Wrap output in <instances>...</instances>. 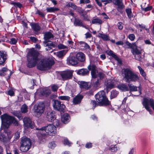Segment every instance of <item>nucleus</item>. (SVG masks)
Wrapping results in <instances>:
<instances>
[{
    "mask_svg": "<svg viewBox=\"0 0 154 154\" xmlns=\"http://www.w3.org/2000/svg\"><path fill=\"white\" fill-rule=\"evenodd\" d=\"M122 75L123 77V79L125 82L129 83L128 86L130 91H137V87L136 86L133 85L130 83L139 81L140 79L139 75L131 69L128 68H124L122 69Z\"/></svg>",
    "mask_w": 154,
    "mask_h": 154,
    "instance_id": "nucleus-1",
    "label": "nucleus"
},
{
    "mask_svg": "<svg viewBox=\"0 0 154 154\" xmlns=\"http://www.w3.org/2000/svg\"><path fill=\"white\" fill-rule=\"evenodd\" d=\"M38 54V52L33 49L29 51L27 55L28 67L31 68L35 66L39 60Z\"/></svg>",
    "mask_w": 154,
    "mask_h": 154,
    "instance_id": "nucleus-2",
    "label": "nucleus"
},
{
    "mask_svg": "<svg viewBox=\"0 0 154 154\" xmlns=\"http://www.w3.org/2000/svg\"><path fill=\"white\" fill-rule=\"evenodd\" d=\"M97 101L101 106H107L110 104V102L106 97V93L103 91L99 92L95 96Z\"/></svg>",
    "mask_w": 154,
    "mask_h": 154,
    "instance_id": "nucleus-3",
    "label": "nucleus"
},
{
    "mask_svg": "<svg viewBox=\"0 0 154 154\" xmlns=\"http://www.w3.org/2000/svg\"><path fill=\"white\" fill-rule=\"evenodd\" d=\"M54 63V60L52 59L44 58L41 60L37 64V68L40 70H47L51 68Z\"/></svg>",
    "mask_w": 154,
    "mask_h": 154,
    "instance_id": "nucleus-4",
    "label": "nucleus"
},
{
    "mask_svg": "<svg viewBox=\"0 0 154 154\" xmlns=\"http://www.w3.org/2000/svg\"><path fill=\"white\" fill-rule=\"evenodd\" d=\"M36 129L42 131H45L48 135L51 136L54 135L57 133L56 127L52 124L48 125L46 126L40 128H36Z\"/></svg>",
    "mask_w": 154,
    "mask_h": 154,
    "instance_id": "nucleus-5",
    "label": "nucleus"
},
{
    "mask_svg": "<svg viewBox=\"0 0 154 154\" xmlns=\"http://www.w3.org/2000/svg\"><path fill=\"white\" fill-rule=\"evenodd\" d=\"M142 104L145 109L151 114L152 112L149 105L152 108L154 111V100L152 99H148L144 98L142 102Z\"/></svg>",
    "mask_w": 154,
    "mask_h": 154,
    "instance_id": "nucleus-6",
    "label": "nucleus"
},
{
    "mask_svg": "<svg viewBox=\"0 0 154 154\" xmlns=\"http://www.w3.org/2000/svg\"><path fill=\"white\" fill-rule=\"evenodd\" d=\"M13 116L8 115L7 113H5L0 116L2 122V125L5 128H8L11 125V121Z\"/></svg>",
    "mask_w": 154,
    "mask_h": 154,
    "instance_id": "nucleus-7",
    "label": "nucleus"
},
{
    "mask_svg": "<svg viewBox=\"0 0 154 154\" xmlns=\"http://www.w3.org/2000/svg\"><path fill=\"white\" fill-rule=\"evenodd\" d=\"M73 72L72 70H67L61 72L60 75L63 80H67L72 79Z\"/></svg>",
    "mask_w": 154,
    "mask_h": 154,
    "instance_id": "nucleus-8",
    "label": "nucleus"
},
{
    "mask_svg": "<svg viewBox=\"0 0 154 154\" xmlns=\"http://www.w3.org/2000/svg\"><path fill=\"white\" fill-rule=\"evenodd\" d=\"M53 106L54 109L60 111H63L65 108L64 104L61 103L60 101L56 100H53Z\"/></svg>",
    "mask_w": 154,
    "mask_h": 154,
    "instance_id": "nucleus-9",
    "label": "nucleus"
},
{
    "mask_svg": "<svg viewBox=\"0 0 154 154\" xmlns=\"http://www.w3.org/2000/svg\"><path fill=\"white\" fill-rule=\"evenodd\" d=\"M45 109L44 104L42 102L39 103L38 105H35L34 106V113L41 114L43 112Z\"/></svg>",
    "mask_w": 154,
    "mask_h": 154,
    "instance_id": "nucleus-10",
    "label": "nucleus"
},
{
    "mask_svg": "<svg viewBox=\"0 0 154 154\" xmlns=\"http://www.w3.org/2000/svg\"><path fill=\"white\" fill-rule=\"evenodd\" d=\"M24 126L26 128H33L35 127L34 123L32 122L31 119L28 117H25L23 119Z\"/></svg>",
    "mask_w": 154,
    "mask_h": 154,
    "instance_id": "nucleus-11",
    "label": "nucleus"
},
{
    "mask_svg": "<svg viewBox=\"0 0 154 154\" xmlns=\"http://www.w3.org/2000/svg\"><path fill=\"white\" fill-rule=\"evenodd\" d=\"M88 68L89 71L91 70V74L92 77L94 79L97 78L98 76V75L97 74L98 72L95 65L93 64L91 65H89Z\"/></svg>",
    "mask_w": 154,
    "mask_h": 154,
    "instance_id": "nucleus-12",
    "label": "nucleus"
},
{
    "mask_svg": "<svg viewBox=\"0 0 154 154\" xmlns=\"http://www.w3.org/2000/svg\"><path fill=\"white\" fill-rule=\"evenodd\" d=\"M67 63L68 65L75 66L78 63V61L76 57L72 56L67 59Z\"/></svg>",
    "mask_w": 154,
    "mask_h": 154,
    "instance_id": "nucleus-13",
    "label": "nucleus"
},
{
    "mask_svg": "<svg viewBox=\"0 0 154 154\" xmlns=\"http://www.w3.org/2000/svg\"><path fill=\"white\" fill-rule=\"evenodd\" d=\"M20 144H23L31 147L32 143L29 138L26 137H23L21 138Z\"/></svg>",
    "mask_w": 154,
    "mask_h": 154,
    "instance_id": "nucleus-14",
    "label": "nucleus"
},
{
    "mask_svg": "<svg viewBox=\"0 0 154 154\" xmlns=\"http://www.w3.org/2000/svg\"><path fill=\"white\" fill-rule=\"evenodd\" d=\"M116 82L114 80H108L106 83L105 85L106 86L107 88L111 89L114 88L116 85Z\"/></svg>",
    "mask_w": 154,
    "mask_h": 154,
    "instance_id": "nucleus-15",
    "label": "nucleus"
},
{
    "mask_svg": "<svg viewBox=\"0 0 154 154\" xmlns=\"http://www.w3.org/2000/svg\"><path fill=\"white\" fill-rule=\"evenodd\" d=\"M76 58L77 60L82 62L85 60V55L82 52H79L76 54Z\"/></svg>",
    "mask_w": 154,
    "mask_h": 154,
    "instance_id": "nucleus-16",
    "label": "nucleus"
},
{
    "mask_svg": "<svg viewBox=\"0 0 154 154\" xmlns=\"http://www.w3.org/2000/svg\"><path fill=\"white\" fill-rule=\"evenodd\" d=\"M122 1V0H113L112 2L113 4L118 6V8L122 9L125 7Z\"/></svg>",
    "mask_w": 154,
    "mask_h": 154,
    "instance_id": "nucleus-17",
    "label": "nucleus"
},
{
    "mask_svg": "<svg viewBox=\"0 0 154 154\" xmlns=\"http://www.w3.org/2000/svg\"><path fill=\"white\" fill-rule=\"evenodd\" d=\"M83 97V96L82 95L79 94L77 95L73 98V103L75 105L79 104L81 102Z\"/></svg>",
    "mask_w": 154,
    "mask_h": 154,
    "instance_id": "nucleus-18",
    "label": "nucleus"
},
{
    "mask_svg": "<svg viewBox=\"0 0 154 154\" xmlns=\"http://www.w3.org/2000/svg\"><path fill=\"white\" fill-rule=\"evenodd\" d=\"M31 26L35 33L36 34H37L38 32L41 29V27L38 23H33L31 25Z\"/></svg>",
    "mask_w": 154,
    "mask_h": 154,
    "instance_id": "nucleus-19",
    "label": "nucleus"
},
{
    "mask_svg": "<svg viewBox=\"0 0 154 154\" xmlns=\"http://www.w3.org/2000/svg\"><path fill=\"white\" fill-rule=\"evenodd\" d=\"M79 84L81 88H84L86 90H88L90 87L89 83L84 81H79Z\"/></svg>",
    "mask_w": 154,
    "mask_h": 154,
    "instance_id": "nucleus-20",
    "label": "nucleus"
},
{
    "mask_svg": "<svg viewBox=\"0 0 154 154\" xmlns=\"http://www.w3.org/2000/svg\"><path fill=\"white\" fill-rule=\"evenodd\" d=\"M47 118L49 122H53L55 119L54 112L53 111H50L48 112L47 115Z\"/></svg>",
    "mask_w": 154,
    "mask_h": 154,
    "instance_id": "nucleus-21",
    "label": "nucleus"
},
{
    "mask_svg": "<svg viewBox=\"0 0 154 154\" xmlns=\"http://www.w3.org/2000/svg\"><path fill=\"white\" fill-rule=\"evenodd\" d=\"M117 88L122 91L125 92L129 91L128 85L125 83H122L119 85Z\"/></svg>",
    "mask_w": 154,
    "mask_h": 154,
    "instance_id": "nucleus-22",
    "label": "nucleus"
},
{
    "mask_svg": "<svg viewBox=\"0 0 154 154\" xmlns=\"http://www.w3.org/2000/svg\"><path fill=\"white\" fill-rule=\"evenodd\" d=\"M89 73V70L83 68L78 70L77 72V73L82 76L88 75Z\"/></svg>",
    "mask_w": 154,
    "mask_h": 154,
    "instance_id": "nucleus-23",
    "label": "nucleus"
},
{
    "mask_svg": "<svg viewBox=\"0 0 154 154\" xmlns=\"http://www.w3.org/2000/svg\"><path fill=\"white\" fill-rule=\"evenodd\" d=\"M54 37L53 35L50 32H45L44 34V38L46 42H48V40Z\"/></svg>",
    "mask_w": 154,
    "mask_h": 154,
    "instance_id": "nucleus-24",
    "label": "nucleus"
},
{
    "mask_svg": "<svg viewBox=\"0 0 154 154\" xmlns=\"http://www.w3.org/2000/svg\"><path fill=\"white\" fill-rule=\"evenodd\" d=\"M83 21L79 18L74 17V20L73 23L74 25L75 26H82Z\"/></svg>",
    "mask_w": 154,
    "mask_h": 154,
    "instance_id": "nucleus-25",
    "label": "nucleus"
},
{
    "mask_svg": "<svg viewBox=\"0 0 154 154\" xmlns=\"http://www.w3.org/2000/svg\"><path fill=\"white\" fill-rule=\"evenodd\" d=\"M6 59V54L4 52L0 51V65L3 64Z\"/></svg>",
    "mask_w": 154,
    "mask_h": 154,
    "instance_id": "nucleus-26",
    "label": "nucleus"
},
{
    "mask_svg": "<svg viewBox=\"0 0 154 154\" xmlns=\"http://www.w3.org/2000/svg\"><path fill=\"white\" fill-rule=\"evenodd\" d=\"M43 43L45 44V46L47 47L45 50L47 51L52 49L54 47V45L52 42L48 43L47 42H43Z\"/></svg>",
    "mask_w": 154,
    "mask_h": 154,
    "instance_id": "nucleus-27",
    "label": "nucleus"
},
{
    "mask_svg": "<svg viewBox=\"0 0 154 154\" xmlns=\"http://www.w3.org/2000/svg\"><path fill=\"white\" fill-rule=\"evenodd\" d=\"M31 147L27 145L23 144H20V150L22 152H26L30 149Z\"/></svg>",
    "mask_w": 154,
    "mask_h": 154,
    "instance_id": "nucleus-28",
    "label": "nucleus"
},
{
    "mask_svg": "<svg viewBox=\"0 0 154 154\" xmlns=\"http://www.w3.org/2000/svg\"><path fill=\"white\" fill-rule=\"evenodd\" d=\"M61 120L65 124H66L69 121L70 116L67 113H65L62 117Z\"/></svg>",
    "mask_w": 154,
    "mask_h": 154,
    "instance_id": "nucleus-29",
    "label": "nucleus"
},
{
    "mask_svg": "<svg viewBox=\"0 0 154 154\" xmlns=\"http://www.w3.org/2000/svg\"><path fill=\"white\" fill-rule=\"evenodd\" d=\"M131 51L133 55L141 54V52L137 48L136 45L132 49H131Z\"/></svg>",
    "mask_w": 154,
    "mask_h": 154,
    "instance_id": "nucleus-30",
    "label": "nucleus"
},
{
    "mask_svg": "<svg viewBox=\"0 0 154 154\" xmlns=\"http://www.w3.org/2000/svg\"><path fill=\"white\" fill-rule=\"evenodd\" d=\"M67 51V50H62L60 51L57 53L56 55L59 58L62 57L66 54Z\"/></svg>",
    "mask_w": 154,
    "mask_h": 154,
    "instance_id": "nucleus-31",
    "label": "nucleus"
},
{
    "mask_svg": "<svg viewBox=\"0 0 154 154\" xmlns=\"http://www.w3.org/2000/svg\"><path fill=\"white\" fill-rule=\"evenodd\" d=\"M91 22L93 24L98 25H101L103 22L101 20L98 18H96L93 19Z\"/></svg>",
    "mask_w": 154,
    "mask_h": 154,
    "instance_id": "nucleus-32",
    "label": "nucleus"
},
{
    "mask_svg": "<svg viewBox=\"0 0 154 154\" xmlns=\"http://www.w3.org/2000/svg\"><path fill=\"white\" fill-rule=\"evenodd\" d=\"M125 12L129 19H131L133 17L131 9L130 8H126L125 10Z\"/></svg>",
    "mask_w": 154,
    "mask_h": 154,
    "instance_id": "nucleus-33",
    "label": "nucleus"
},
{
    "mask_svg": "<svg viewBox=\"0 0 154 154\" xmlns=\"http://www.w3.org/2000/svg\"><path fill=\"white\" fill-rule=\"evenodd\" d=\"M98 37L101 38L103 40L105 41H109V36L105 34H102L100 33L99 34Z\"/></svg>",
    "mask_w": 154,
    "mask_h": 154,
    "instance_id": "nucleus-34",
    "label": "nucleus"
},
{
    "mask_svg": "<svg viewBox=\"0 0 154 154\" xmlns=\"http://www.w3.org/2000/svg\"><path fill=\"white\" fill-rule=\"evenodd\" d=\"M79 45L82 47H84L86 49H90V46L84 42H79Z\"/></svg>",
    "mask_w": 154,
    "mask_h": 154,
    "instance_id": "nucleus-35",
    "label": "nucleus"
},
{
    "mask_svg": "<svg viewBox=\"0 0 154 154\" xmlns=\"http://www.w3.org/2000/svg\"><path fill=\"white\" fill-rule=\"evenodd\" d=\"M46 10L48 12H53L59 10V9L57 8L51 7L47 8H46Z\"/></svg>",
    "mask_w": 154,
    "mask_h": 154,
    "instance_id": "nucleus-36",
    "label": "nucleus"
},
{
    "mask_svg": "<svg viewBox=\"0 0 154 154\" xmlns=\"http://www.w3.org/2000/svg\"><path fill=\"white\" fill-rule=\"evenodd\" d=\"M106 52L108 55L111 56L115 60H118V58L117 56L113 53L112 51L110 50L109 51H107Z\"/></svg>",
    "mask_w": 154,
    "mask_h": 154,
    "instance_id": "nucleus-37",
    "label": "nucleus"
},
{
    "mask_svg": "<svg viewBox=\"0 0 154 154\" xmlns=\"http://www.w3.org/2000/svg\"><path fill=\"white\" fill-rule=\"evenodd\" d=\"M66 7L67 8L71 7L74 10H76L77 8V6L72 2H69L66 5Z\"/></svg>",
    "mask_w": 154,
    "mask_h": 154,
    "instance_id": "nucleus-38",
    "label": "nucleus"
},
{
    "mask_svg": "<svg viewBox=\"0 0 154 154\" xmlns=\"http://www.w3.org/2000/svg\"><path fill=\"white\" fill-rule=\"evenodd\" d=\"M119 94L117 91L112 90L111 92L110 98L111 99L117 97Z\"/></svg>",
    "mask_w": 154,
    "mask_h": 154,
    "instance_id": "nucleus-39",
    "label": "nucleus"
},
{
    "mask_svg": "<svg viewBox=\"0 0 154 154\" xmlns=\"http://www.w3.org/2000/svg\"><path fill=\"white\" fill-rule=\"evenodd\" d=\"M21 112L23 113H26L28 111V107L25 104L23 105L21 108Z\"/></svg>",
    "mask_w": 154,
    "mask_h": 154,
    "instance_id": "nucleus-40",
    "label": "nucleus"
},
{
    "mask_svg": "<svg viewBox=\"0 0 154 154\" xmlns=\"http://www.w3.org/2000/svg\"><path fill=\"white\" fill-rule=\"evenodd\" d=\"M100 81L98 79H97V81L93 83V87L94 88L97 89L100 86Z\"/></svg>",
    "mask_w": 154,
    "mask_h": 154,
    "instance_id": "nucleus-41",
    "label": "nucleus"
},
{
    "mask_svg": "<svg viewBox=\"0 0 154 154\" xmlns=\"http://www.w3.org/2000/svg\"><path fill=\"white\" fill-rule=\"evenodd\" d=\"M58 99L61 100L69 101L70 100V97L67 96H61L58 97Z\"/></svg>",
    "mask_w": 154,
    "mask_h": 154,
    "instance_id": "nucleus-42",
    "label": "nucleus"
},
{
    "mask_svg": "<svg viewBox=\"0 0 154 154\" xmlns=\"http://www.w3.org/2000/svg\"><path fill=\"white\" fill-rule=\"evenodd\" d=\"M126 44L128 46V48H130L131 49H132L136 45L135 43H133L131 44L128 41L126 42Z\"/></svg>",
    "mask_w": 154,
    "mask_h": 154,
    "instance_id": "nucleus-43",
    "label": "nucleus"
},
{
    "mask_svg": "<svg viewBox=\"0 0 154 154\" xmlns=\"http://www.w3.org/2000/svg\"><path fill=\"white\" fill-rule=\"evenodd\" d=\"M141 10L143 11H144L145 12H147V11L151 10L152 8V6H148L146 8H143L142 5L141 6Z\"/></svg>",
    "mask_w": 154,
    "mask_h": 154,
    "instance_id": "nucleus-44",
    "label": "nucleus"
},
{
    "mask_svg": "<svg viewBox=\"0 0 154 154\" xmlns=\"http://www.w3.org/2000/svg\"><path fill=\"white\" fill-rule=\"evenodd\" d=\"M14 115L17 116L19 119H21L22 118L21 114L20 112L14 111Z\"/></svg>",
    "mask_w": 154,
    "mask_h": 154,
    "instance_id": "nucleus-45",
    "label": "nucleus"
},
{
    "mask_svg": "<svg viewBox=\"0 0 154 154\" xmlns=\"http://www.w3.org/2000/svg\"><path fill=\"white\" fill-rule=\"evenodd\" d=\"M137 67L139 70L140 74L144 77L146 76V74L140 66H138Z\"/></svg>",
    "mask_w": 154,
    "mask_h": 154,
    "instance_id": "nucleus-46",
    "label": "nucleus"
},
{
    "mask_svg": "<svg viewBox=\"0 0 154 154\" xmlns=\"http://www.w3.org/2000/svg\"><path fill=\"white\" fill-rule=\"evenodd\" d=\"M13 123L14 125L17 126L19 125V123L18 121L16 120L15 118L13 117L12 120L11 121V124Z\"/></svg>",
    "mask_w": 154,
    "mask_h": 154,
    "instance_id": "nucleus-47",
    "label": "nucleus"
},
{
    "mask_svg": "<svg viewBox=\"0 0 154 154\" xmlns=\"http://www.w3.org/2000/svg\"><path fill=\"white\" fill-rule=\"evenodd\" d=\"M119 149V147H117L116 145H112L110 148V150L112 152L116 151Z\"/></svg>",
    "mask_w": 154,
    "mask_h": 154,
    "instance_id": "nucleus-48",
    "label": "nucleus"
},
{
    "mask_svg": "<svg viewBox=\"0 0 154 154\" xmlns=\"http://www.w3.org/2000/svg\"><path fill=\"white\" fill-rule=\"evenodd\" d=\"M105 74L102 72H99L98 74V76L99 77V79L100 81L102 80L104 78Z\"/></svg>",
    "mask_w": 154,
    "mask_h": 154,
    "instance_id": "nucleus-49",
    "label": "nucleus"
},
{
    "mask_svg": "<svg viewBox=\"0 0 154 154\" xmlns=\"http://www.w3.org/2000/svg\"><path fill=\"white\" fill-rule=\"evenodd\" d=\"M11 4L14 5L16 7H18L21 8L22 6V5L19 3H16L15 2H12L11 3Z\"/></svg>",
    "mask_w": 154,
    "mask_h": 154,
    "instance_id": "nucleus-50",
    "label": "nucleus"
},
{
    "mask_svg": "<svg viewBox=\"0 0 154 154\" xmlns=\"http://www.w3.org/2000/svg\"><path fill=\"white\" fill-rule=\"evenodd\" d=\"M91 104L93 106V109H94L98 105V104L95 100H91Z\"/></svg>",
    "mask_w": 154,
    "mask_h": 154,
    "instance_id": "nucleus-51",
    "label": "nucleus"
},
{
    "mask_svg": "<svg viewBox=\"0 0 154 154\" xmlns=\"http://www.w3.org/2000/svg\"><path fill=\"white\" fill-rule=\"evenodd\" d=\"M77 11L80 15L85 11L81 7H78Z\"/></svg>",
    "mask_w": 154,
    "mask_h": 154,
    "instance_id": "nucleus-52",
    "label": "nucleus"
},
{
    "mask_svg": "<svg viewBox=\"0 0 154 154\" xmlns=\"http://www.w3.org/2000/svg\"><path fill=\"white\" fill-rule=\"evenodd\" d=\"M20 132L18 131H17L14 134V138L15 140H17L20 138Z\"/></svg>",
    "mask_w": 154,
    "mask_h": 154,
    "instance_id": "nucleus-53",
    "label": "nucleus"
},
{
    "mask_svg": "<svg viewBox=\"0 0 154 154\" xmlns=\"http://www.w3.org/2000/svg\"><path fill=\"white\" fill-rule=\"evenodd\" d=\"M81 16H82L84 20H88V16L87 15V12L85 11L83 14H82Z\"/></svg>",
    "mask_w": 154,
    "mask_h": 154,
    "instance_id": "nucleus-54",
    "label": "nucleus"
},
{
    "mask_svg": "<svg viewBox=\"0 0 154 154\" xmlns=\"http://www.w3.org/2000/svg\"><path fill=\"white\" fill-rule=\"evenodd\" d=\"M117 26L119 29L122 30L123 28V23L122 22H118Z\"/></svg>",
    "mask_w": 154,
    "mask_h": 154,
    "instance_id": "nucleus-55",
    "label": "nucleus"
},
{
    "mask_svg": "<svg viewBox=\"0 0 154 154\" xmlns=\"http://www.w3.org/2000/svg\"><path fill=\"white\" fill-rule=\"evenodd\" d=\"M56 144L54 142H52L49 143L48 146L49 148L53 149L56 146Z\"/></svg>",
    "mask_w": 154,
    "mask_h": 154,
    "instance_id": "nucleus-56",
    "label": "nucleus"
},
{
    "mask_svg": "<svg viewBox=\"0 0 154 154\" xmlns=\"http://www.w3.org/2000/svg\"><path fill=\"white\" fill-rule=\"evenodd\" d=\"M141 54H139L134 55L135 59L137 60L140 61L142 59V58L140 56Z\"/></svg>",
    "mask_w": 154,
    "mask_h": 154,
    "instance_id": "nucleus-57",
    "label": "nucleus"
},
{
    "mask_svg": "<svg viewBox=\"0 0 154 154\" xmlns=\"http://www.w3.org/2000/svg\"><path fill=\"white\" fill-rule=\"evenodd\" d=\"M17 42V40L15 38H12L11 39L10 43L13 45L15 44Z\"/></svg>",
    "mask_w": 154,
    "mask_h": 154,
    "instance_id": "nucleus-58",
    "label": "nucleus"
},
{
    "mask_svg": "<svg viewBox=\"0 0 154 154\" xmlns=\"http://www.w3.org/2000/svg\"><path fill=\"white\" fill-rule=\"evenodd\" d=\"M63 143L65 145H67L69 146L71 145V143L67 139H65L64 140Z\"/></svg>",
    "mask_w": 154,
    "mask_h": 154,
    "instance_id": "nucleus-59",
    "label": "nucleus"
},
{
    "mask_svg": "<svg viewBox=\"0 0 154 154\" xmlns=\"http://www.w3.org/2000/svg\"><path fill=\"white\" fill-rule=\"evenodd\" d=\"M128 38L131 41H133L135 39V37L134 34H130L128 36Z\"/></svg>",
    "mask_w": 154,
    "mask_h": 154,
    "instance_id": "nucleus-60",
    "label": "nucleus"
},
{
    "mask_svg": "<svg viewBox=\"0 0 154 154\" xmlns=\"http://www.w3.org/2000/svg\"><path fill=\"white\" fill-rule=\"evenodd\" d=\"M52 90L53 91H56L58 89V87L57 85H54L51 87Z\"/></svg>",
    "mask_w": 154,
    "mask_h": 154,
    "instance_id": "nucleus-61",
    "label": "nucleus"
},
{
    "mask_svg": "<svg viewBox=\"0 0 154 154\" xmlns=\"http://www.w3.org/2000/svg\"><path fill=\"white\" fill-rule=\"evenodd\" d=\"M58 48L60 49H65L67 48L66 46L62 44H60L58 45Z\"/></svg>",
    "mask_w": 154,
    "mask_h": 154,
    "instance_id": "nucleus-62",
    "label": "nucleus"
},
{
    "mask_svg": "<svg viewBox=\"0 0 154 154\" xmlns=\"http://www.w3.org/2000/svg\"><path fill=\"white\" fill-rule=\"evenodd\" d=\"M36 14H38L42 17H45L44 14L42 12L40 11L39 10H37L36 11Z\"/></svg>",
    "mask_w": 154,
    "mask_h": 154,
    "instance_id": "nucleus-63",
    "label": "nucleus"
},
{
    "mask_svg": "<svg viewBox=\"0 0 154 154\" xmlns=\"http://www.w3.org/2000/svg\"><path fill=\"white\" fill-rule=\"evenodd\" d=\"M90 1L89 0H80V4H88L90 3Z\"/></svg>",
    "mask_w": 154,
    "mask_h": 154,
    "instance_id": "nucleus-64",
    "label": "nucleus"
}]
</instances>
